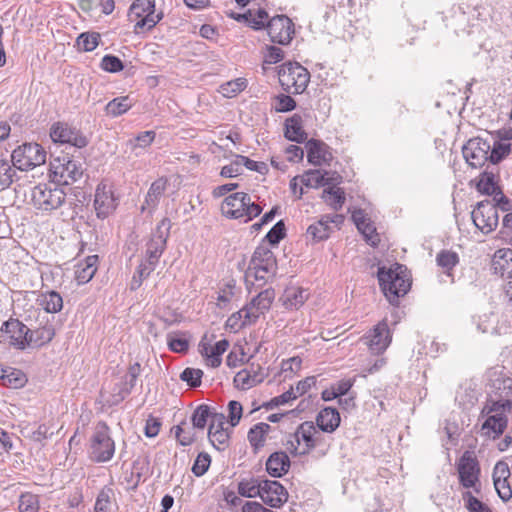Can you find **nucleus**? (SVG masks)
<instances>
[{
    "instance_id": "f257e3e1",
    "label": "nucleus",
    "mask_w": 512,
    "mask_h": 512,
    "mask_svg": "<svg viewBox=\"0 0 512 512\" xmlns=\"http://www.w3.org/2000/svg\"><path fill=\"white\" fill-rule=\"evenodd\" d=\"M512 412V402L508 399H488L481 411V416L486 417L481 426L482 435L495 440L508 425V415Z\"/></svg>"
},
{
    "instance_id": "f03ea898",
    "label": "nucleus",
    "mask_w": 512,
    "mask_h": 512,
    "mask_svg": "<svg viewBox=\"0 0 512 512\" xmlns=\"http://www.w3.org/2000/svg\"><path fill=\"white\" fill-rule=\"evenodd\" d=\"M276 272L277 262L273 252L263 246L257 247L245 272L246 285L248 287L257 283L262 287L276 275Z\"/></svg>"
},
{
    "instance_id": "7ed1b4c3",
    "label": "nucleus",
    "mask_w": 512,
    "mask_h": 512,
    "mask_svg": "<svg viewBox=\"0 0 512 512\" xmlns=\"http://www.w3.org/2000/svg\"><path fill=\"white\" fill-rule=\"evenodd\" d=\"M377 276L379 285L391 304H396L410 289L406 268L398 263L388 269L380 267Z\"/></svg>"
},
{
    "instance_id": "20e7f679",
    "label": "nucleus",
    "mask_w": 512,
    "mask_h": 512,
    "mask_svg": "<svg viewBox=\"0 0 512 512\" xmlns=\"http://www.w3.org/2000/svg\"><path fill=\"white\" fill-rule=\"evenodd\" d=\"M170 229V219L163 218L158 223L149 241L146 243L145 257L140 263V272L142 276H149L156 269V266L166 249Z\"/></svg>"
},
{
    "instance_id": "39448f33",
    "label": "nucleus",
    "mask_w": 512,
    "mask_h": 512,
    "mask_svg": "<svg viewBox=\"0 0 512 512\" xmlns=\"http://www.w3.org/2000/svg\"><path fill=\"white\" fill-rule=\"evenodd\" d=\"M262 207L251 200V197L244 192H236L224 198L221 204L222 214L231 219H239L244 223L259 216Z\"/></svg>"
},
{
    "instance_id": "423d86ee",
    "label": "nucleus",
    "mask_w": 512,
    "mask_h": 512,
    "mask_svg": "<svg viewBox=\"0 0 512 512\" xmlns=\"http://www.w3.org/2000/svg\"><path fill=\"white\" fill-rule=\"evenodd\" d=\"M115 453V442L111 437V431L104 421L95 425L90 439L89 456L97 463L110 461Z\"/></svg>"
},
{
    "instance_id": "0eeeda50",
    "label": "nucleus",
    "mask_w": 512,
    "mask_h": 512,
    "mask_svg": "<svg viewBox=\"0 0 512 512\" xmlns=\"http://www.w3.org/2000/svg\"><path fill=\"white\" fill-rule=\"evenodd\" d=\"M66 200V193L56 183H41L31 191L34 207L43 212H52L60 208Z\"/></svg>"
},
{
    "instance_id": "6e6552de",
    "label": "nucleus",
    "mask_w": 512,
    "mask_h": 512,
    "mask_svg": "<svg viewBox=\"0 0 512 512\" xmlns=\"http://www.w3.org/2000/svg\"><path fill=\"white\" fill-rule=\"evenodd\" d=\"M278 78L282 88L292 94L305 91L310 81L309 71L297 62H287L280 66Z\"/></svg>"
},
{
    "instance_id": "1a4fd4ad",
    "label": "nucleus",
    "mask_w": 512,
    "mask_h": 512,
    "mask_svg": "<svg viewBox=\"0 0 512 512\" xmlns=\"http://www.w3.org/2000/svg\"><path fill=\"white\" fill-rule=\"evenodd\" d=\"M47 153L38 143L26 142L11 153L13 166L20 171H30L45 164Z\"/></svg>"
},
{
    "instance_id": "9d476101",
    "label": "nucleus",
    "mask_w": 512,
    "mask_h": 512,
    "mask_svg": "<svg viewBox=\"0 0 512 512\" xmlns=\"http://www.w3.org/2000/svg\"><path fill=\"white\" fill-rule=\"evenodd\" d=\"M128 18L135 22L134 33L151 30L161 20V14H155V0H135L129 8Z\"/></svg>"
},
{
    "instance_id": "9b49d317",
    "label": "nucleus",
    "mask_w": 512,
    "mask_h": 512,
    "mask_svg": "<svg viewBox=\"0 0 512 512\" xmlns=\"http://www.w3.org/2000/svg\"><path fill=\"white\" fill-rule=\"evenodd\" d=\"M459 484L465 490H473L476 495L482 492L481 468L473 453L465 451L457 463Z\"/></svg>"
},
{
    "instance_id": "f8f14e48",
    "label": "nucleus",
    "mask_w": 512,
    "mask_h": 512,
    "mask_svg": "<svg viewBox=\"0 0 512 512\" xmlns=\"http://www.w3.org/2000/svg\"><path fill=\"white\" fill-rule=\"evenodd\" d=\"M50 172L58 182L66 185L78 181L84 172L81 162L63 155L50 162Z\"/></svg>"
},
{
    "instance_id": "ddd939ff",
    "label": "nucleus",
    "mask_w": 512,
    "mask_h": 512,
    "mask_svg": "<svg viewBox=\"0 0 512 512\" xmlns=\"http://www.w3.org/2000/svg\"><path fill=\"white\" fill-rule=\"evenodd\" d=\"M471 218L476 228L484 234L494 231L499 222L496 205L490 200L478 202L471 212Z\"/></svg>"
},
{
    "instance_id": "4468645a",
    "label": "nucleus",
    "mask_w": 512,
    "mask_h": 512,
    "mask_svg": "<svg viewBox=\"0 0 512 512\" xmlns=\"http://www.w3.org/2000/svg\"><path fill=\"white\" fill-rule=\"evenodd\" d=\"M492 147L490 143L482 138L469 139L462 148L463 157L472 168L482 167L488 160Z\"/></svg>"
},
{
    "instance_id": "2eb2a0df",
    "label": "nucleus",
    "mask_w": 512,
    "mask_h": 512,
    "mask_svg": "<svg viewBox=\"0 0 512 512\" xmlns=\"http://www.w3.org/2000/svg\"><path fill=\"white\" fill-rule=\"evenodd\" d=\"M50 137L54 143L70 144L83 148L88 144L87 138L76 128L65 122H56L50 128Z\"/></svg>"
},
{
    "instance_id": "dca6fc26",
    "label": "nucleus",
    "mask_w": 512,
    "mask_h": 512,
    "mask_svg": "<svg viewBox=\"0 0 512 512\" xmlns=\"http://www.w3.org/2000/svg\"><path fill=\"white\" fill-rule=\"evenodd\" d=\"M392 335L386 320L380 321L365 336L362 341L373 354L383 353L391 343Z\"/></svg>"
},
{
    "instance_id": "f3484780",
    "label": "nucleus",
    "mask_w": 512,
    "mask_h": 512,
    "mask_svg": "<svg viewBox=\"0 0 512 512\" xmlns=\"http://www.w3.org/2000/svg\"><path fill=\"white\" fill-rule=\"evenodd\" d=\"M267 31L272 42L287 45L292 40L294 25L287 16L276 15L267 22Z\"/></svg>"
},
{
    "instance_id": "a211bd4d",
    "label": "nucleus",
    "mask_w": 512,
    "mask_h": 512,
    "mask_svg": "<svg viewBox=\"0 0 512 512\" xmlns=\"http://www.w3.org/2000/svg\"><path fill=\"white\" fill-rule=\"evenodd\" d=\"M117 207V199L114 196L112 186L100 183L95 191L94 208L98 218L105 219Z\"/></svg>"
},
{
    "instance_id": "6ab92c4d",
    "label": "nucleus",
    "mask_w": 512,
    "mask_h": 512,
    "mask_svg": "<svg viewBox=\"0 0 512 512\" xmlns=\"http://www.w3.org/2000/svg\"><path fill=\"white\" fill-rule=\"evenodd\" d=\"M275 299V291L267 288L260 291L249 303L245 305L246 319L248 321H257L261 315H264L271 307Z\"/></svg>"
},
{
    "instance_id": "aec40b11",
    "label": "nucleus",
    "mask_w": 512,
    "mask_h": 512,
    "mask_svg": "<svg viewBox=\"0 0 512 512\" xmlns=\"http://www.w3.org/2000/svg\"><path fill=\"white\" fill-rule=\"evenodd\" d=\"M260 498L266 505L280 508L288 500V492L278 481L264 479Z\"/></svg>"
},
{
    "instance_id": "412c9836",
    "label": "nucleus",
    "mask_w": 512,
    "mask_h": 512,
    "mask_svg": "<svg viewBox=\"0 0 512 512\" xmlns=\"http://www.w3.org/2000/svg\"><path fill=\"white\" fill-rule=\"evenodd\" d=\"M266 374L260 364L251 363L240 370L234 377V384L238 389L248 390L264 381Z\"/></svg>"
},
{
    "instance_id": "4be33fe9",
    "label": "nucleus",
    "mask_w": 512,
    "mask_h": 512,
    "mask_svg": "<svg viewBox=\"0 0 512 512\" xmlns=\"http://www.w3.org/2000/svg\"><path fill=\"white\" fill-rule=\"evenodd\" d=\"M1 331L9 335L13 347L24 350L28 346L29 328L18 319L10 318L4 322Z\"/></svg>"
},
{
    "instance_id": "5701e85b",
    "label": "nucleus",
    "mask_w": 512,
    "mask_h": 512,
    "mask_svg": "<svg viewBox=\"0 0 512 512\" xmlns=\"http://www.w3.org/2000/svg\"><path fill=\"white\" fill-rule=\"evenodd\" d=\"M305 147L307 149L308 162L314 166H321L332 160V154L328 145L320 140L310 139L306 142Z\"/></svg>"
},
{
    "instance_id": "b1692460",
    "label": "nucleus",
    "mask_w": 512,
    "mask_h": 512,
    "mask_svg": "<svg viewBox=\"0 0 512 512\" xmlns=\"http://www.w3.org/2000/svg\"><path fill=\"white\" fill-rule=\"evenodd\" d=\"M167 184V179L163 177L158 178L151 184L146 194L145 201L140 208L142 213L147 212L149 215H152L154 213L160 202V198L162 197L167 188Z\"/></svg>"
},
{
    "instance_id": "393cba45",
    "label": "nucleus",
    "mask_w": 512,
    "mask_h": 512,
    "mask_svg": "<svg viewBox=\"0 0 512 512\" xmlns=\"http://www.w3.org/2000/svg\"><path fill=\"white\" fill-rule=\"evenodd\" d=\"M229 342L226 339L218 341L214 346L208 343H200V352L206 358L208 366L217 368L222 363V355L227 350Z\"/></svg>"
},
{
    "instance_id": "a878e982",
    "label": "nucleus",
    "mask_w": 512,
    "mask_h": 512,
    "mask_svg": "<svg viewBox=\"0 0 512 512\" xmlns=\"http://www.w3.org/2000/svg\"><path fill=\"white\" fill-rule=\"evenodd\" d=\"M320 436V432L317 431L314 425L310 422L302 423L293 435L294 440L298 445H300L301 441L305 443L306 448L300 452L301 454H305L309 450L315 448Z\"/></svg>"
},
{
    "instance_id": "bb28decb",
    "label": "nucleus",
    "mask_w": 512,
    "mask_h": 512,
    "mask_svg": "<svg viewBox=\"0 0 512 512\" xmlns=\"http://www.w3.org/2000/svg\"><path fill=\"white\" fill-rule=\"evenodd\" d=\"M491 266L494 274L512 279V249L497 250L492 258Z\"/></svg>"
},
{
    "instance_id": "cd10ccee",
    "label": "nucleus",
    "mask_w": 512,
    "mask_h": 512,
    "mask_svg": "<svg viewBox=\"0 0 512 512\" xmlns=\"http://www.w3.org/2000/svg\"><path fill=\"white\" fill-rule=\"evenodd\" d=\"M352 219L357 226V229L364 236L367 243L376 247L380 241L375 227L369 222L363 210L358 209L353 211Z\"/></svg>"
},
{
    "instance_id": "c85d7f7f",
    "label": "nucleus",
    "mask_w": 512,
    "mask_h": 512,
    "mask_svg": "<svg viewBox=\"0 0 512 512\" xmlns=\"http://www.w3.org/2000/svg\"><path fill=\"white\" fill-rule=\"evenodd\" d=\"M290 468V459L288 455L283 452L272 453L266 461V470L272 477H281L288 472Z\"/></svg>"
},
{
    "instance_id": "c756f323",
    "label": "nucleus",
    "mask_w": 512,
    "mask_h": 512,
    "mask_svg": "<svg viewBox=\"0 0 512 512\" xmlns=\"http://www.w3.org/2000/svg\"><path fill=\"white\" fill-rule=\"evenodd\" d=\"M309 293L299 286H288L281 297V301L287 309H299L308 299Z\"/></svg>"
},
{
    "instance_id": "7c9ffc66",
    "label": "nucleus",
    "mask_w": 512,
    "mask_h": 512,
    "mask_svg": "<svg viewBox=\"0 0 512 512\" xmlns=\"http://www.w3.org/2000/svg\"><path fill=\"white\" fill-rule=\"evenodd\" d=\"M98 255H90L76 266L75 277L78 284L88 283L98 269Z\"/></svg>"
},
{
    "instance_id": "2f4dec72",
    "label": "nucleus",
    "mask_w": 512,
    "mask_h": 512,
    "mask_svg": "<svg viewBox=\"0 0 512 512\" xmlns=\"http://www.w3.org/2000/svg\"><path fill=\"white\" fill-rule=\"evenodd\" d=\"M316 423L321 431L332 433L339 427V412L335 408L326 407L317 415Z\"/></svg>"
},
{
    "instance_id": "473e14b6",
    "label": "nucleus",
    "mask_w": 512,
    "mask_h": 512,
    "mask_svg": "<svg viewBox=\"0 0 512 512\" xmlns=\"http://www.w3.org/2000/svg\"><path fill=\"white\" fill-rule=\"evenodd\" d=\"M285 137L297 143H302L307 139V133L303 129V119L301 115L294 114L286 119Z\"/></svg>"
},
{
    "instance_id": "72a5a7b5",
    "label": "nucleus",
    "mask_w": 512,
    "mask_h": 512,
    "mask_svg": "<svg viewBox=\"0 0 512 512\" xmlns=\"http://www.w3.org/2000/svg\"><path fill=\"white\" fill-rule=\"evenodd\" d=\"M263 482L264 479L262 480L253 476L243 478L238 483V493L246 498L261 497Z\"/></svg>"
},
{
    "instance_id": "f704fd0d",
    "label": "nucleus",
    "mask_w": 512,
    "mask_h": 512,
    "mask_svg": "<svg viewBox=\"0 0 512 512\" xmlns=\"http://www.w3.org/2000/svg\"><path fill=\"white\" fill-rule=\"evenodd\" d=\"M28 336V346L33 344L36 347H42L52 341L55 336V329L53 325H45L35 330L29 329Z\"/></svg>"
},
{
    "instance_id": "c9c22d12",
    "label": "nucleus",
    "mask_w": 512,
    "mask_h": 512,
    "mask_svg": "<svg viewBox=\"0 0 512 512\" xmlns=\"http://www.w3.org/2000/svg\"><path fill=\"white\" fill-rule=\"evenodd\" d=\"M115 492L111 486H104L96 496L93 512H112Z\"/></svg>"
},
{
    "instance_id": "e433bc0d",
    "label": "nucleus",
    "mask_w": 512,
    "mask_h": 512,
    "mask_svg": "<svg viewBox=\"0 0 512 512\" xmlns=\"http://www.w3.org/2000/svg\"><path fill=\"white\" fill-rule=\"evenodd\" d=\"M331 233V227L327 224V220L323 216L311 224L306 231L307 238H310L314 242H320L326 240Z\"/></svg>"
},
{
    "instance_id": "4c0bfd02",
    "label": "nucleus",
    "mask_w": 512,
    "mask_h": 512,
    "mask_svg": "<svg viewBox=\"0 0 512 512\" xmlns=\"http://www.w3.org/2000/svg\"><path fill=\"white\" fill-rule=\"evenodd\" d=\"M40 305L48 313H57L63 308V299L56 291L42 293L39 298Z\"/></svg>"
},
{
    "instance_id": "58836bf2",
    "label": "nucleus",
    "mask_w": 512,
    "mask_h": 512,
    "mask_svg": "<svg viewBox=\"0 0 512 512\" xmlns=\"http://www.w3.org/2000/svg\"><path fill=\"white\" fill-rule=\"evenodd\" d=\"M271 426L267 423L260 422L250 428L248 432V440L255 449L264 446L266 434L270 431Z\"/></svg>"
},
{
    "instance_id": "ea45409f",
    "label": "nucleus",
    "mask_w": 512,
    "mask_h": 512,
    "mask_svg": "<svg viewBox=\"0 0 512 512\" xmlns=\"http://www.w3.org/2000/svg\"><path fill=\"white\" fill-rule=\"evenodd\" d=\"M141 366L138 362L132 364L127 372V375L125 376V381L123 384V387L119 391V399L118 401L123 400L125 397H127L133 388L136 385V381L138 376L140 375Z\"/></svg>"
},
{
    "instance_id": "a19ab883",
    "label": "nucleus",
    "mask_w": 512,
    "mask_h": 512,
    "mask_svg": "<svg viewBox=\"0 0 512 512\" xmlns=\"http://www.w3.org/2000/svg\"><path fill=\"white\" fill-rule=\"evenodd\" d=\"M322 198L333 210L339 211L345 202V192L339 187H329L324 189Z\"/></svg>"
},
{
    "instance_id": "79ce46f5",
    "label": "nucleus",
    "mask_w": 512,
    "mask_h": 512,
    "mask_svg": "<svg viewBox=\"0 0 512 512\" xmlns=\"http://www.w3.org/2000/svg\"><path fill=\"white\" fill-rule=\"evenodd\" d=\"M16 168L13 166L11 160L0 159V189L4 190L9 188L15 181L17 174Z\"/></svg>"
},
{
    "instance_id": "37998d69",
    "label": "nucleus",
    "mask_w": 512,
    "mask_h": 512,
    "mask_svg": "<svg viewBox=\"0 0 512 512\" xmlns=\"http://www.w3.org/2000/svg\"><path fill=\"white\" fill-rule=\"evenodd\" d=\"M132 107V101L128 96L114 98L109 101L105 107V111L112 117H118L126 113Z\"/></svg>"
},
{
    "instance_id": "c03bdc74",
    "label": "nucleus",
    "mask_w": 512,
    "mask_h": 512,
    "mask_svg": "<svg viewBox=\"0 0 512 512\" xmlns=\"http://www.w3.org/2000/svg\"><path fill=\"white\" fill-rule=\"evenodd\" d=\"M473 494H475L473 490H465L461 494L464 507L468 512H492L487 504Z\"/></svg>"
},
{
    "instance_id": "a18cd8bd",
    "label": "nucleus",
    "mask_w": 512,
    "mask_h": 512,
    "mask_svg": "<svg viewBox=\"0 0 512 512\" xmlns=\"http://www.w3.org/2000/svg\"><path fill=\"white\" fill-rule=\"evenodd\" d=\"M254 323H255V321H248L246 319V311H245V306H244L242 309H240L237 312H234L233 314H231L228 317V319L225 323V327L230 332L236 333V332L240 331L243 327H245L247 325H252Z\"/></svg>"
},
{
    "instance_id": "49530a36",
    "label": "nucleus",
    "mask_w": 512,
    "mask_h": 512,
    "mask_svg": "<svg viewBox=\"0 0 512 512\" xmlns=\"http://www.w3.org/2000/svg\"><path fill=\"white\" fill-rule=\"evenodd\" d=\"M215 410L206 404L199 405L191 416L193 428L204 429L208 419H211Z\"/></svg>"
},
{
    "instance_id": "de8ad7c7",
    "label": "nucleus",
    "mask_w": 512,
    "mask_h": 512,
    "mask_svg": "<svg viewBox=\"0 0 512 512\" xmlns=\"http://www.w3.org/2000/svg\"><path fill=\"white\" fill-rule=\"evenodd\" d=\"M438 266L450 275V271L458 264L459 256L456 252L451 250H441L436 256Z\"/></svg>"
},
{
    "instance_id": "09e8293b",
    "label": "nucleus",
    "mask_w": 512,
    "mask_h": 512,
    "mask_svg": "<svg viewBox=\"0 0 512 512\" xmlns=\"http://www.w3.org/2000/svg\"><path fill=\"white\" fill-rule=\"evenodd\" d=\"M477 190L482 194L494 197L501 189L494 181V175L484 172L477 183Z\"/></svg>"
},
{
    "instance_id": "8fccbe9b",
    "label": "nucleus",
    "mask_w": 512,
    "mask_h": 512,
    "mask_svg": "<svg viewBox=\"0 0 512 512\" xmlns=\"http://www.w3.org/2000/svg\"><path fill=\"white\" fill-rule=\"evenodd\" d=\"M512 152V141L501 140L495 142L490 153V162L493 164L499 163L503 158Z\"/></svg>"
},
{
    "instance_id": "3c124183",
    "label": "nucleus",
    "mask_w": 512,
    "mask_h": 512,
    "mask_svg": "<svg viewBox=\"0 0 512 512\" xmlns=\"http://www.w3.org/2000/svg\"><path fill=\"white\" fill-rule=\"evenodd\" d=\"M301 182L306 187L317 188L319 186H325L329 184L328 179L325 178L324 174L320 170H310L301 177Z\"/></svg>"
},
{
    "instance_id": "603ef678",
    "label": "nucleus",
    "mask_w": 512,
    "mask_h": 512,
    "mask_svg": "<svg viewBox=\"0 0 512 512\" xmlns=\"http://www.w3.org/2000/svg\"><path fill=\"white\" fill-rule=\"evenodd\" d=\"M247 86L246 80L237 78L235 80L226 82L220 86V92L223 96L231 98L243 91Z\"/></svg>"
},
{
    "instance_id": "864d4df0",
    "label": "nucleus",
    "mask_w": 512,
    "mask_h": 512,
    "mask_svg": "<svg viewBox=\"0 0 512 512\" xmlns=\"http://www.w3.org/2000/svg\"><path fill=\"white\" fill-rule=\"evenodd\" d=\"M99 33H82L77 38V45L80 49L86 52L93 51L99 44Z\"/></svg>"
},
{
    "instance_id": "5fc2aeb1",
    "label": "nucleus",
    "mask_w": 512,
    "mask_h": 512,
    "mask_svg": "<svg viewBox=\"0 0 512 512\" xmlns=\"http://www.w3.org/2000/svg\"><path fill=\"white\" fill-rule=\"evenodd\" d=\"M208 437L211 444L217 450H224L229 443L230 432L228 430H216V431H208Z\"/></svg>"
},
{
    "instance_id": "6e6d98bb",
    "label": "nucleus",
    "mask_w": 512,
    "mask_h": 512,
    "mask_svg": "<svg viewBox=\"0 0 512 512\" xmlns=\"http://www.w3.org/2000/svg\"><path fill=\"white\" fill-rule=\"evenodd\" d=\"M268 18V13L264 9L251 10V17L248 18L247 25L255 30L267 28Z\"/></svg>"
},
{
    "instance_id": "4d7b16f0",
    "label": "nucleus",
    "mask_w": 512,
    "mask_h": 512,
    "mask_svg": "<svg viewBox=\"0 0 512 512\" xmlns=\"http://www.w3.org/2000/svg\"><path fill=\"white\" fill-rule=\"evenodd\" d=\"M4 372L5 374H3L1 378L5 385L16 389L24 386L26 383V376L21 371L14 369L9 373H7V371Z\"/></svg>"
},
{
    "instance_id": "13d9d810",
    "label": "nucleus",
    "mask_w": 512,
    "mask_h": 512,
    "mask_svg": "<svg viewBox=\"0 0 512 512\" xmlns=\"http://www.w3.org/2000/svg\"><path fill=\"white\" fill-rule=\"evenodd\" d=\"M39 500L36 495L22 494L19 499V512H38Z\"/></svg>"
},
{
    "instance_id": "bf43d9fd",
    "label": "nucleus",
    "mask_w": 512,
    "mask_h": 512,
    "mask_svg": "<svg viewBox=\"0 0 512 512\" xmlns=\"http://www.w3.org/2000/svg\"><path fill=\"white\" fill-rule=\"evenodd\" d=\"M210 464V455L205 452L199 453L192 466L193 474L197 477L203 476L207 472Z\"/></svg>"
},
{
    "instance_id": "052dcab7",
    "label": "nucleus",
    "mask_w": 512,
    "mask_h": 512,
    "mask_svg": "<svg viewBox=\"0 0 512 512\" xmlns=\"http://www.w3.org/2000/svg\"><path fill=\"white\" fill-rule=\"evenodd\" d=\"M203 371L200 369L186 368L182 371L180 379L191 387H198L201 385Z\"/></svg>"
},
{
    "instance_id": "680f3d73",
    "label": "nucleus",
    "mask_w": 512,
    "mask_h": 512,
    "mask_svg": "<svg viewBox=\"0 0 512 512\" xmlns=\"http://www.w3.org/2000/svg\"><path fill=\"white\" fill-rule=\"evenodd\" d=\"M100 66L104 71L110 73H117L124 69L122 61L114 55H105L101 60Z\"/></svg>"
},
{
    "instance_id": "e2e57ef3",
    "label": "nucleus",
    "mask_w": 512,
    "mask_h": 512,
    "mask_svg": "<svg viewBox=\"0 0 512 512\" xmlns=\"http://www.w3.org/2000/svg\"><path fill=\"white\" fill-rule=\"evenodd\" d=\"M296 398L297 395L294 392V388L291 387L288 391L272 398L269 402L265 403L263 407H265L266 409H274L275 407H278L279 405H284Z\"/></svg>"
},
{
    "instance_id": "0e129e2a",
    "label": "nucleus",
    "mask_w": 512,
    "mask_h": 512,
    "mask_svg": "<svg viewBox=\"0 0 512 512\" xmlns=\"http://www.w3.org/2000/svg\"><path fill=\"white\" fill-rule=\"evenodd\" d=\"M285 235V224L280 220L269 230L265 238L270 244L277 245Z\"/></svg>"
},
{
    "instance_id": "69168bd1",
    "label": "nucleus",
    "mask_w": 512,
    "mask_h": 512,
    "mask_svg": "<svg viewBox=\"0 0 512 512\" xmlns=\"http://www.w3.org/2000/svg\"><path fill=\"white\" fill-rule=\"evenodd\" d=\"M243 407L240 402L231 400L228 403V422L232 427L239 424L242 417Z\"/></svg>"
},
{
    "instance_id": "338daca9",
    "label": "nucleus",
    "mask_w": 512,
    "mask_h": 512,
    "mask_svg": "<svg viewBox=\"0 0 512 512\" xmlns=\"http://www.w3.org/2000/svg\"><path fill=\"white\" fill-rule=\"evenodd\" d=\"M495 490L497 491L498 496L504 501L507 502L512 498V489L509 485L508 479L499 480V478L494 482Z\"/></svg>"
},
{
    "instance_id": "774afa93",
    "label": "nucleus",
    "mask_w": 512,
    "mask_h": 512,
    "mask_svg": "<svg viewBox=\"0 0 512 512\" xmlns=\"http://www.w3.org/2000/svg\"><path fill=\"white\" fill-rule=\"evenodd\" d=\"M295 107H296V102L291 96L281 94L276 97V105H275L276 111L288 112V111L293 110Z\"/></svg>"
}]
</instances>
